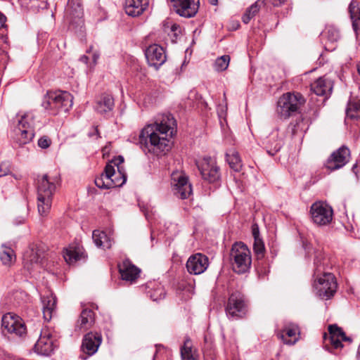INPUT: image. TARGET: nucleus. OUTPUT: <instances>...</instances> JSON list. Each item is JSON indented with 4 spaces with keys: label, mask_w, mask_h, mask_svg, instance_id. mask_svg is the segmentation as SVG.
<instances>
[{
    "label": "nucleus",
    "mask_w": 360,
    "mask_h": 360,
    "mask_svg": "<svg viewBox=\"0 0 360 360\" xmlns=\"http://www.w3.org/2000/svg\"><path fill=\"white\" fill-rule=\"evenodd\" d=\"M172 184L174 186L175 195L181 198L186 199L192 193L191 184L188 177L183 173L174 172L172 174Z\"/></svg>",
    "instance_id": "14"
},
{
    "label": "nucleus",
    "mask_w": 360,
    "mask_h": 360,
    "mask_svg": "<svg viewBox=\"0 0 360 360\" xmlns=\"http://www.w3.org/2000/svg\"><path fill=\"white\" fill-rule=\"evenodd\" d=\"M79 60H80V61H82L84 63H87L88 60H89V57L84 55L80 57Z\"/></svg>",
    "instance_id": "51"
},
{
    "label": "nucleus",
    "mask_w": 360,
    "mask_h": 360,
    "mask_svg": "<svg viewBox=\"0 0 360 360\" xmlns=\"http://www.w3.org/2000/svg\"><path fill=\"white\" fill-rule=\"evenodd\" d=\"M53 343L49 333H41L39 340L34 345L35 352L41 355L49 356L53 351Z\"/></svg>",
    "instance_id": "22"
},
{
    "label": "nucleus",
    "mask_w": 360,
    "mask_h": 360,
    "mask_svg": "<svg viewBox=\"0 0 360 360\" xmlns=\"http://www.w3.org/2000/svg\"><path fill=\"white\" fill-rule=\"evenodd\" d=\"M145 56L148 65L158 70L166 60V54L164 49L156 44H151L145 50Z\"/></svg>",
    "instance_id": "16"
},
{
    "label": "nucleus",
    "mask_w": 360,
    "mask_h": 360,
    "mask_svg": "<svg viewBox=\"0 0 360 360\" xmlns=\"http://www.w3.org/2000/svg\"><path fill=\"white\" fill-rule=\"evenodd\" d=\"M328 332L330 343L334 349L342 348V341L352 342L351 338L346 336L342 328L336 324L329 325Z\"/></svg>",
    "instance_id": "21"
},
{
    "label": "nucleus",
    "mask_w": 360,
    "mask_h": 360,
    "mask_svg": "<svg viewBox=\"0 0 360 360\" xmlns=\"http://www.w3.org/2000/svg\"><path fill=\"white\" fill-rule=\"evenodd\" d=\"M119 271L122 279L130 283L134 282L139 276L140 269L129 259H125L119 265Z\"/></svg>",
    "instance_id": "23"
},
{
    "label": "nucleus",
    "mask_w": 360,
    "mask_h": 360,
    "mask_svg": "<svg viewBox=\"0 0 360 360\" xmlns=\"http://www.w3.org/2000/svg\"><path fill=\"white\" fill-rule=\"evenodd\" d=\"M32 125V117L30 114H25L18 120V124L14 129V139L20 146L27 144L32 140L34 136Z\"/></svg>",
    "instance_id": "9"
},
{
    "label": "nucleus",
    "mask_w": 360,
    "mask_h": 360,
    "mask_svg": "<svg viewBox=\"0 0 360 360\" xmlns=\"http://www.w3.org/2000/svg\"><path fill=\"white\" fill-rule=\"evenodd\" d=\"M186 266L189 274L199 275L207 269L209 259L206 255L196 253L188 257Z\"/></svg>",
    "instance_id": "17"
},
{
    "label": "nucleus",
    "mask_w": 360,
    "mask_h": 360,
    "mask_svg": "<svg viewBox=\"0 0 360 360\" xmlns=\"http://www.w3.org/2000/svg\"><path fill=\"white\" fill-rule=\"evenodd\" d=\"M263 143L268 154L273 156L281 150L283 145V141L278 137V131H276L266 137Z\"/></svg>",
    "instance_id": "29"
},
{
    "label": "nucleus",
    "mask_w": 360,
    "mask_h": 360,
    "mask_svg": "<svg viewBox=\"0 0 360 360\" xmlns=\"http://www.w3.org/2000/svg\"><path fill=\"white\" fill-rule=\"evenodd\" d=\"M340 39L339 30L333 25L327 26L321 34V39L326 40L325 49L326 50H334L333 43Z\"/></svg>",
    "instance_id": "30"
},
{
    "label": "nucleus",
    "mask_w": 360,
    "mask_h": 360,
    "mask_svg": "<svg viewBox=\"0 0 360 360\" xmlns=\"http://www.w3.org/2000/svg\"><path fill=\"white\" fill-rule=\"evenodd\" d=\"M176 121L171 114L162 115L140 132L139 143L145 153L159 155L167 152L175 133Z\"/></svg>",
    "instance_id": "1"
},
{
    "label": "nucleus",
    "mask_w": 360,
    "mask_h": 360,
    "mask_svg": "<svg viewBox=\"0 0 360 360\" xmlns=\"http://www.w3.org/2000/svg\"><path fill=\"white\" fill-rule=\"evenodd\" d=\"M311 90L317 96L328 97L333 91V82L324 77H319L311 84Z\"/></svg>",
    "instance_id": "25"
},
{
    "label": "nucleus",
    "mask_w": 360,
    "mask_h": 360,
    "mask_svg": "<svg viewBox=\"0 0 360 360\" xmlns=\"http://www.w3.org/2000/svg\"><path fill=\"white\" fill-rule=\"evenodd\" d=\"M63 257L69 264L85 258L84 249L78 244H72L63 252Z\"/></svg>",
    "instance_id": "28"
},
{
    "label": "nucleus",
    "mask_w": 360,
    "mask_h": 360,
    "mask_svg": "<svg viewBox=\"0 0 360 360\" xmlns=\"http://www.w3.org/2000/svg\"><path fill=\"white\" fill-rule=\"evenodd\" d=\"M9 172L6 164L0 165V177L6 176Z\"/></svg>",
    "instance_id": "48"
},
{
    "label": "nucleus",
    "mask_w": 360,
    "mask_h": 360,
    "mask_svg": "<svg viewBox=\"0 0 360 360\" xmlns=\"http://www.w3.org/2000/svg\"><path fill=\"white\" fill-rule=\"evenodd\" d=\"M25 221V218L23 217H19L18 218H16L13 223L15 224V225H20V224H23Z\"/></svg>",
    "instance_id": "50"
},
{
    "label": "nucleus",
    "mask_w": 360,
    "mask_h": 360,
    "mask_svg": "<svg viewBox=\"0 0 360 360\" xmlns=\"http://www.w3.org/2000/svg\"><path fill=\"white\" fill-rule=\"evenodd\" d=\"M357 70H358V72H359V74L360 75V63L358 65Z\"/></svg>",
    "instance_id": "57"
},
{
    "label": "nucleus",
    "mask_w": 360,
    "mask_h": 360,
    "mask_svg": "<svg viewBox=\"0 0 360 360\" xmlns=\"http://www.w3.org/2000/svg\"><path fill=\"white\" fill-rule=\"evenodd\" d=\"M349 150L347 147H340L331 154L326 163V167L334 171L342 167L349 161Z\"/></svg>",
    "instance_id": "18"
},
{
    "label": "nucleus",
    "mask_w": 360,
    "mask_h": 360,
    "mask_svg": "<svg viewBox=\"0 0 360 360\" xmlns=\"http://www.w3.org/2000/svg\"><path fill=\"white\" fill-rule=\"evenodd\" d=\"M103 341V337L101 333L89 332L82 339L81 350L82 354L80 355L82 359L86 360L89 356L95 354Z\"/></svg>",
    "instance_id": "12"
},
{
    "label": "nucleus",
    "mask_w": 360,
    "mask_h": 360,
    "mask_svg": "<svg viewBox=\"0 0 360 360\" xmlns=\"http://www.w3.org/2000/svg\"><path fill=\"white\" fill-rule=\"evenodd\" d=\"M145 216H146V217L148 219H149V217H149V214H148V212L145 213Z\"/></svg>",
    "instance_id": "58"
},
{
    "label": "nucleus",
    "mask_w": 360,
    "mask_h": 360,
    "mask_svg": "<svg viewBox=\"0 0 360 360\" xmlns=\"http://www.w3.org/2000/svg\"><path fill=\"white\" fill-rule=\"evenodd\" d=\"M150 299L153 301L162 300L165 296V290L162 285L158 284L157 287L148 292Z\"/></svg>",
    "instance_id": "40"
},
{
    "label": "nucleus",
    "mask_w": 360,
    "mask_h": 360,
    "mask_svg": "<svg viewBox=\"0 0 360 360\" xmlns=\"http://www.w3.org/2000/svg\"><path fill=\"white\" fill-rule=\"evenodd\" d=\"M326 337H327V334L326 333H324L323 335V338L326 340Z\"/></svg>",
    "instance_id": "59"
},
{
    "label": "nucleus",
    "mask_w": 360,
    "mask_h": 360,
    "mask_svg": "<svg viewBox=\"0 0 360 360\" xmlns=\"http://www.w3.org/2000/svg\"><path fill=\"white\" fill-rule=\"evenodd\" d=\"M210 3L212 4V5H217V3H218V0H210Z\"/></svg>",
    "instance_id": "56"
},
{
    "label": "nucleus",
    "mask_w": 360,
    "mask_h": 360,
    "mask_svg": "<svg viewBox=\"0 0 360 360\" xmlns=\"http://www.w3.org/2000/svg\"><path fill=\"white\" fill-rule=\"evenodd\" d=\"M230 57L228 55H224L217 58L214 63V69L218 72L225 70L229 64Z\"/></svg>",
    "instance_id": "41"
},
{
    "label": "nucleus",
    "mask_w": 360,
    "mask_h": 360,
    "mask_svg": "<svg viewBox=\"0 0 360 360\" xmlns=\"http://www.w3.org/2000/svg\"><path fill=\"white\" fill-rule=\"evenodd\" d=\"M51 143V139L48 136H46L41 137L38 140V146L41 148H43V149L48 148L50 146Z\"/></svg>",
    "instance_id": "44"
},
{
    "label": "nucleus",
    "mask_w": 360,
    "mask_h": 360,
    "mask_svg": "<svg viewBox=\"0 0 360 360\" xmlns=\"http://www.w3.org/2000/svg\"><path fill=\"white\" fill-rule=\"evenodd\" d=\"M285 0H269V1L274 6H279L283 3L285 2Z\"/></svg>",
    "instance_id": "49"
},
{
    "label": "nucleus",
    "mask_w": 360,
    "mask_h": 360,
    "mask_svg": "<svg viewBox=\"0 0 360 360\" xmlns=\"http://www.w3.org/2000/svg\"><path fill=\"white\" fill-rule=\"evenodd\" d=\"M266 0H257L251 5L242 17L243 22L248 24L250 20L258 13L260 7L265 4Z\"/></svg>",
    "instance_id": "37"
},
{
    "label": "nucleus",
    "mask_w": 360,
    "mask_h": 360,
    "mask_svg": "<svg viewBox=\"0 0 360 360\" xmlns=\"http://www.w3.org/2000/svg\"><path fill=\"white\" fill-rule=\"evenodd\" d=\"M98 57H99V55L98 53H93L92 59H93V61L94 63H96Z\"/></svg>",
    "instance_id": "53"
},
{
    "label": "nucleus",
    "mask_w": 360,
    "mask_h": 360,
    "mask_svg": "<svg viewBox=\"0 0 360 360\" xmlns=\"http://www.w3.org/2000/svg\"><path fill=\"white\" fill-rule=\"evenodd\" d=\"M253 250L257 259H262L264 256L265 247L262 238L254 240Z\"/></svg>",
    "instance_id": "42"
},
{
    "label": "nucleus",
    "mask_w": 360,
    "mask_h": 360,
    "mask_svg": "<svg viewBox=\"0 0 360 360\" xmlns=\"http://www.w3.org/2000/svg\"><path fill=\"white\" fill-rule=\"evenodd\" d=\"M115 106L114 98L111 94H103L98 99L95 109L101 115H109Z\"/></svg>",
    "instance_id": "26"
},
{
    "label": "nucleus",
    "mask_w": 360,
    "mask_h": 360,
    "mask_svg": "<svg viewBox=\"0 0 360 360\" xmlns=\"http://www.w3.org/2000/svg\"><path fill=\"white\" fill-rule=\"evenodd\" d=\"M25 295V292L21 291V290H16L13 292L14 300L16 301V302L18 304H19L20 303L19 300L22 299Z\"/></svg>",
    "instance_id": "45"
},
{
    "label": "nucleus",
    "mask_w": 360,
    "mask_h": 360,
    "mask_svg": "<svg viewBox=\"0 0 360 360\" xmlns=\"http://www.w3.org/2000/svg\"><path fill=\"white\" fill-rule=\"evenodd\" d=\"M196 165L204 180L214 183L219 179V168L213 158L205 157L202 160L197 162Z\"/></svg>",
    "instance_id": "13"
},
{
    "label": "nucleus",
    "mask_w": 360,
    "mask_h": 360,
    "mask_svg": "<svg viewBox=\"0 0 360 360\" xmlns=\"http://www.w3.org/2000/svg\"><path fill=\"white\" fill-rule=\"evenodd\" d=\"M252 236L254 237V240H255L256 238H261L259 236V228H258L257 225L254 224L252 226Z\"/></svg>",
    "instance_id": "47"
},
{
    "label": "nucleus",
    "mask_w": 360,
    "mask_h": 360,
    "mask_svg": "<svg viewBox=\"0 0 360 360\" xmlns=\"http://www.w3.org/2000/svg\"><path fill=\"white\" fill-rule=\"evenodd\" d=\"M181 360H197V354L195 351H193L189 340H186L181 347Z\"/></svg>",
    "instance_id": "39"
},
{
    "label": "nucleus",
    "mask_w": 360,
    "mask_h": 360,
    "mask_svg": "<svg viewBox=\"0 0 360 360\" xmlns=\"http://www.w3.org/2000/svg\"><path fill=\"white\" fill-rule=\"evenodd\" d=\"M176 28V25L172 26V30H174Z\"/></svg>",
    "instance_id": "60"
},
{
    "label": "nucleus",
    "mask_w": 360,
    "mask_h": 360,
    "mask_svg": "<svg viewBox=\"0 0 360 360\" xmlns=\"http://www.w3.org/2000/svg\"><path fill=\"white\" fill-rule=\"evenodd\" d=\"M226 161L230 167L236 171L239 172L242 167V162L238 153L234 149H230L226 153Z\"/></svg>",
    "instance_id": "35"
},
{
    "label": "nucleus",
    "mask_w": 360,
    "mask_h": 360,
    "mask_svg": "<svg viewBox=\"0 0 360 360\" xmlns=\"http://www.w3.org/2000/svg\"><path fill=\"white\" fill-rule=\"evenodd\" d=\"M310 213L314 224L319 226L328 224L333 219L332 207L326 202L319 201L311 206Z\"/></svg>",
    "instance_id": "10"
},
{
    "label": "nucleus",
    "mask_w": 360,
    "mask_h": 360,
    "mask_svg": "<svg viewBox=\"0 0 360 360\" xmlns=\"http://www.w3.org/2000/svg\"><path fill=\"white\" fill-rule=\"evenodd\" d=\"M149 0H125L124 11L128 15L136 17L148 7Z\"/></svg>",
    "instance_id": "24"
},
{
    "label": "nucleus",
    "mask_w": 360,
    "mask_h": 360,
    "mask_svg": "<svg viewBox=\"0 0 360 360\" xmlns=\"http://www.w3.org/2000/svg\"><path fill=\"white\" fill-rule=\"evenodd\" d=\"M303 124L304 122L302 120L297 121L295 124L291 123L288 128V131L291 133L292 136L302 135L304 131Z\"/></svg>",
    "instance_id": "43"
},
{
    "label": "nucleus",
    "mask_w": 360,
    "mask_h": 360,
    "mask_svg": "<svg viewBox=\"0 0 360 360\" xmlns=\"http://www.w3.org/2000/svg\"><path fill=\"white\" fill-rule=\"evenodd\" d=\"M349 12L352 21L354 31L357 33L360 30V4L352 1L349 6Z\"/></svg>",
    "instance_id": "34"
},
{
    "label": "nucleus",
    "mask_w": 360,
    "mask_h": 360,
    "mask_svg": "<svg viewBox=\"0 0 360 360\" xmlns=\"http://www.w3.org/2000/svg\"><path fill=\"white\" fill-rule=\"evenodd\" d=\"M305 99L298 93H286L283 94L277 103V113L282 119H287L292 113L297 112L299 108L303 105Z\"/></svg>",
    "instance_id": "6"
},
{
    "label": "nucleus",
    "mask_w": 360,
    "mask_h": 360,
    "mask_svg": "<svg viewBox=\"0 0 360 360\" xmlns=\"http://www.w3.org/2000/svg\"><path fill=\"white\" fill-rule=\"evenodd\" d=\"M92 239L95 245L103 249H109L112 246V240L111 238L104 231L95 230L92 233Z\"/></svg>",
    "instance_id": "33"
},
{
    "label": "nucleus",
    "mask_w": 360,
    "mask_h": 360,
    "mask_svg": "<svg viewBox=\"0 0 360 360\" xmlns=\"http://www.w3.org/2000/svg\"><path fill=\"white\" fill-rule=\"evenodd\" d=\"M6 17L0 12V30L6 28L7 25H6Z\"/></svg>",
    "instance_id": "46"
},
{
    "label": "nucleus",
    "mask_w": 360,
    "mask_h": 360,
    "mask_svg": "<svg viewBox=\"0 0 360 360\" xmlns=\"http://www.w3.org/2000/svg\"><path fill=\"white\" fill-rule=\"evenodd\" d=\"M200 0H171V7L180 16L192 18L197 13Z\"/></svg>",
    "instance_id": "15"
},
{
    "label": "nucleus",
    "mask_w": 360,
    "mask_h": 360,
    "mask_svg": "<svg viewBox=\"0 0 360 360\" xmlns=\"http://www.w3.org/2000/svg\"><path fill=\"white\" fill-rule=\"evenodd\" d=\"M155 347H156V349H155V353L153 356V360H155V357L158 355V353L160 352V349L162 348L161 346H158V345H156Z\"/></svg>",
    "instance_id": "54"
},
{
    "label": "nucleus",
    "mask_w": 360,
    "mask_h": 360,
    "mask_svg": "<svg viewBox=\"0 0 360 360\" xmlns=\"http://www.w3.org/2000/svg\"><path fill=\"white\" fill-rule=\"evenodd\" d=\"M95 321V314L91 309H84L76 323L75 330L85 331L92 327Z\"/></svg>",
    "instance_id": "27"
},
{
    "label": "nucleus",
    "mask_w": 360,
    "mask_h": 360,
    "mask_svg": "<svg viewBox=\"0 0 360 360\" xmlns=\"http://www.w3.org/2000/svg\"><path fill=\"white\" fill-rule=\"evenodd\" d=\"M94 134L96 135L98 137L99 136V132L96 127L94 129V132L89 133V136H93Z\"/></svg>",
    "instance_id": "52"
},
{
    "label": "nucleus",
    "mask_w": 360,
    "mask_h": 360,
    "mask_svg": "<svg viewBox=\"0 0 360 360\" xmlns=\"http://www.w3.org/2000/svg\"><path fill=\"white\" fill-rule=\"evenodd\" d=\"M124 162V158L119 156L117 160L108 163L101 176L95 179V184L100 188L109 189L122 186L127 181V176L121 171L120 164Z\"/></svg>",
    "instance_id": "2"
},
{
    "label": "nucleus",
    "mask_w": 360,
    "mask_h": 360,
    "mask_svg": "<svg viewBox=\"0 0 360 360\" xmlns=\"http://www.w3.org/2000/svg\"><path fill=\"white\" fill-rule=\"evenodd\" d=\"M1 327L4 334L8 333L22 337L26 333V328L21 318L11 313L3 316Z\"/></svg>",
    "instance_id": "11"
},
{
    "label": "nucleus",
    "mask_w": 360,
    "mask_h": 360,
    "mask_svg": "<svg viewBox=\"0 0 360 360\" xmlns=\"http://www.w3.org/2000/svg\"><path fill=\"white\" fill-rule=\"evenodd\" d=\"M205 342L207 343L208 342H212V338L210 336L208 337V335H205Z\"/></svg>",
    "instance_id": "55"
},
{
    "label": "nucleus",
    "mask_w": 360,
    "mask_h": 360,
    "mask_svg": "<svg viewBox=\"0 0 360 360\" xmlns=\"http://www.w3.org/2000/svg\"><path fill=\"white\" fill-rule=\"evenodd\" d=\"M231 266L237 274L246 273L250 268L252 258L248 246L242 242L235 243L230 253Z\"/></svg>",
    "instance_id": "5"
},
{
    "label": "nucleus",
    "mask_w": 360,
    "mask_h": 360,
    "mask_svg": "<svg viewBox=\"0 0 360 360\" xmlns=\"http://www.w3.org/2000/svg\"><path fill=\"white\" fill-rule=\"evenodd\" d=\"M225 311L229 319H238L245 316L248 311V304L244 295L238 291L232 292L228 299Z\"/></svg>",
    "instance_id": "8"
},
{
    "label": "nucleus",
    "mask_w": 360,
    "mask_h": 360,
    "mask_svg": "<svg viewBox=\"0 0 360 360\" xmlns=\"http://www.w3.org/2000/svg\"><path fill=\"white\" fill-rule=\"evenodd\" d=\"M313 277V286L316 295L323 300L331 298L335 293L338 286L335 276L328 272Z\"/></svg>",
    "instance_id": "7"
},
{
    "label": "nucleus",
    "mask_w": 360,
    "mask_h": 360,
    "mask_svg": "<svg viewBox=\"0 0 360 360\" xmlns=\"http://www.w3.org/2000/svg\"><path fill=\"white\" fill-rule=\"evenodd\" d=\"M42 253L34 246L30 247L23 254V265L29 271L39 266L42 260Z\"/></svg>",
    "instance_id": "19"
},
{
    "label": "nucleus",
    "mask_w": 360,
    "mask_h": 360,
    "mask_svg": "<svg viewBox=\"0 0 360 360\" xmlns=\"http://www.w3.org/2000/svg\"><path fill=\"white\" fill-rule=\"evenodd\" d=\"M346 116L351 120L360 119V101H351L347 105L346 109Z\"/></svg>",
    "instance_id": "38"
},
{
    "label": "nucleus",
    "mask_w": 360,
    "mask_h": 360,
    "mask_svg": "<svg viewBox=\"0 0 360 360\" xmlns=\"http://www.w3.org/2000/svg\"><path fill=\"white\" fill-rule=\"evenodd\" d=\"M41 105L52 115L66 112L73 105V97L65 91H48L43 98Z\"/></svg>",
    "instance_id": "3"
},
{
    "label": "nucleus",
    "mask_w": 360,
    "mask_h": 360,
    "mask_svg": "<svg viewBox=\"0 0 360 360\" xmlns=\"http://www.w3.org/2000/svg\"><path fill=\"white\" fill-rule=\"evenodd\" d=\"M56 179L44 174L37 180L38 211L40 215H46L50 210L52 197L56 191Z\"/></svg>",
    "instance_id": "4"
},
{
    "label": "nucleus",
    "mask_w": 360,
    "mask_h": 360,
    "mask_svg": "<svg viewBox=\"0 0 360 360\" xmlns=\"http://www.w3.org/2000/svg\"><path fill=\"white\" fill-rule=\"evenodd\" d=\"M0 259L4 265L10 266L15 260V254L11 247L6 244H2L1 250L0 251Z\"/></svg>",
    "instance_id": "36"
},
{
    "label": "nucleus",
    "mask_w": 360,
    "mask_h": 360,
    "mask_svg": "<svg viewBox=\"0 0 360 360\" xmlns=\"http://www.w3.org/2000/svg\"><path fill=\"white\" fill-rule=\"evenodd\" d=\"M41 301L43 304L42 312L44 319L45 321H49L56 311V297L51 294L49 296L41 297Z\"/></svg>",
    "instance_id": "32"
},
{
    "label": "nucleus",
    "mask_w": 360,
    "mask_h": 360,
    "mask_svg": "<svg viewBox=\"0 0 360 360\" xmlns=\"http://www.w3.org/2000/svg\"><path fill=\"white\" fill-rule=\"evenodd\" d=\"M277 335L283 340L284 344L290 345H294L299 340V327L295 323H288L281 330L278 332Z\"/></svg>",
    "instance_id": "20"
},
{
    "label": "nucleus",
    "mask_w": 360,
    "mask_h": 360,
    "mask_svg": "<svg viewBox=\"0 0 360 360\" xmlns=\"http://www.w3.org/2000/svg\"><path fill=\"white\" fill-rule=\"evenodd\" d=\"M327 266L328 259L325 257L324 253L321 250H316L314 251L313 276L327 273L326 271Z\"/></svg>",
    "instance_id": "31"
}]
</instances>
